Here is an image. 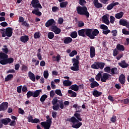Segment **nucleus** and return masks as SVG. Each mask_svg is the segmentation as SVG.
Returning a JSON list of instances; mask_svg holds the SVG:
<instances>
[{
  "label": "nucleus",
  "mask_w": 129,
  "mask_h": 129,
  "mask_svg": "<svg viewBox=\"0 0 129 129\" xmlns=\"http://www.w3.org/2000/svg\"><path fill=\"white\" fill-rule=\"evenodd\" d=\"M31 5L32 8H34L32 12V14L36 15V16H42V12L39 10V9H42V5L39 3V0H32L31 1Z\"/></svg>",
  "instance_id": "obj_1"
},
{
  "label": "nucleus",
  "mask_w": 129,
  "mask_h": 129,
  "mask_svg": "<svg viewBox=\"0 0 129 129\" xmlns=\"http://www.w3.org/2000/svg\"><path fill=\"white\" fill-rule=\"evenodd\" d=\"M14 62L13 57L9 58V55L1 51L0 52V64L1 65H7V64H12Z\"/></svg>",
  "instance_id": "obj_2"
},
{
  "label": "nucleus",
  "mask_w": 129,
  "mask_h": 129,
  "mask_svg": "<svg viewBox=\"0 0 129 129\" xmlns=\"http://www.w3.org/2000/svg\"><path fill=\"white\" fill-rule=\"evenodd\" d=\"M67 121L72 122L73 124L72 127H73V128H79V127L82 125V122L79 121V120H77L74 116L67 118Z\"/></svg>",
  "instance_id": "obj_3"
},
{
  "label": "nucleus",
  "mask_w": 129,
  "mask_h": 129,
  "mask_svg": "<svg viewBox=\"0 0 129 129\" xmlns=\"http://www.w3.org/2000/svg\"><path fill=\"white\" fill-rule=\"evenodd\" d=\"M77 12L79 15L81 16H85L87 19L89 18V12L87 11V8L85 6L77 7Z\"/></svg>",
  "instance_id": "obj_4"
},
{
  "label": "nucleus",
  "mask_w": 129,
  "mask_h": 129,
  "mask_svg": "<svg viewBox=\"0 0 129 129\" xmlns=\"http://www.w3.org/2000/svg\"><path fill=\"white\" fill-rule=\"evenodd\" d=\"M0 32L3 37H8L9 38L13 36V28L7 27L6 29L3 28L0 29Z\"/></svg>",
  "instance_id": "obj_5"
},
{
  "label": "nucleus",
  "mask_w": 129,
  "mask_h": 129,
  "mask_svg": "<svg viewBox=\"0 0 129 129\" xmlns=\"http://www.w3.org/2000/svg\"><path fill=\"white\" fill-rule=\"evenodd\" d=\"M99 34V31L97 29H92L89 28V38L91 39V40H94L95 39V37L96 36H98Z\"/></svg>",
  "instance_id": "obj_6"
},
{
  "label": "nucleus",
  "mask_w": 129,
  "mask_h": 129,
  "mask_svg": "<svg viewBox=\"0 0 129 129\" xmlns=\"http://www.w3.org/2000/svg\"><path fill=\"white\" fill-rule=\"evenodd\" d=\"M104 66H105V63L104 62L95 61L91 65V67L92 69H96L98 70V69H103L104 68Z\"/></svg>",
  "instance_id": "obj_7"
},
{
  "label": "nucleus",
  "mask_w": 129,
  "mask_h": 129,
  "mask_svg": "<svg viewBox=\"0 0 129 129\" xmlns=\"http://www.w3.org/2000/svg\"><path fill=\"white\" fill-rule=\"evenodd\" d=\"M72 62L73 63V67H71V70L73 71H79V60L74 58L72 59Z\"/></svg>",
  "instance_id": "obj_8"
},
{
  "label": "nucleus",
  "mask_w": 129,
  "mask_h": 129,
  "mask_svg": "<svg viewBox=\"0 0 129 129\" xmlns=\"http://www.w3.org/2000/svg\"><path fill=\"white\" fill-rule=\"evenodd\" d=\"M89 28H85L79 30L78 31V34L79 36H81V37H83V38H86L89 36Z\"/></svg>",
  "instance_id": "obj_9"
},
{
  "label": "nucleus",
  "mask_w": 129,
  "mask_h": 129,
  "mask_svg": "<svg viewBox=\"0 0 129 129\" xmlns=\"http://www.w3.org/2000/svg\"><path fill=\"white\" fill-rule=\"evenodd\" d=\"M40 124L44 127V129H50V127H51V125L52 124V118L47 119L46 121L41 122Z\"/></svg>",
  "instance_id": "obj_10"
},
{
  "label": "nucleus",
  "mask_w": 129,
  "mask_h": 129,
  "mask_svg": "<svg viewBox=\"0 0 129 129\" xmlns=\"http://www.w3.org/2000/svg\"><path fill=\"white\" fill-rule=\"evenodd\" d=\"M9 107V103L4 102L0 104V111H6Z\"/></svg>",
  "instance_id": "obj_11"
},
{
  "label": "nucleus",
  "mask_w": 129,
  "mask_h": 129,
  "mask_svg": "<svg viewBox=\"0 0 129 129\" xmlns=\"http://www.w3.org/2000/svg\"><path fill=\"white\" fill-rule=\"evenodd\" d=\"M50 29L51 31H52V32H54V34H56V35H58L61 33V29L58 28V27L55 25L51 26Z\"/></svg>",
  "instance_id": "obj_12"
},
{
  "label": "nucleus",
  "mask_w": 129,
  "mask_h": 129,
  "mask_svg": "<svg viewBox=\"0 0 129 129\" xmlns=\"http://www.w3.org/2000/svg\"><path fill=\"white\" fill-rule=\"evenodd\" d=\"M56 25V22L54 19H51L48 20L45 23V27L46 28H49V27H52V26H54Z\"/></svg>",
  "instance_id": "obj_13"
},
{
  "label": "nucleus",
  "mask_w": 129,
  "mask_h": 129,
  "mask_svg": "<svg viewBox=\"0 0 129 129\" xmlns=\"http://www.w3.org/2000/svg\"><path fill=\"white\" fill-rule=\"evenodd\" d=\"M119 24L120 26H123L126 28H129V22L124 19H121L119 21Z\"/></svg>",
  "instance_id": "obj_14"
},
{
  "label": "nucleus",
  "mask_w": 129,
  "mask_h": 129,
  "mask_svg": "<svg viewBox=\"0 0 129 129\" xmlns=\"http://www.w3.org/2000/svg\"><path fill=\"white\" fill-rule=\"evenodd\" d=\"M79 87L81 89H83V85L82 84L79 85V86L76 84L73 85L71 86V89L72 90H74V91H78L79 90Z\"/></svg>",
  "instance_id": "obj_15"
},
{
  "label": "nucleus",
  "mask_w": 129,
  "mask_h": 129,
  "mask_svg": "<svg viewBox=\"0 0 129 129\" xmlns=\"http://www.w3.org/2000/svg\"><path fill=\"white\" fill-rule=\"evenodd\" d=\"M90 58H94L95 57V48L93 46L90 47Z\"/></svg>",
  "instance_id": "obj_16"
},
{
  "label": "nucleus",
  "mask_w": 129,
  "mask_h": 129,
  "mask_svg": "<svg viewBox=\"0 0 129 129\" xmlns=\"http://www.w3.org/2000/svg\"><path fill=\"white\" fill-rule=\"evenodd\" d=\"M118 64L120 66L121 68H127L128 67V63H126L125 60H121L120 62H118Z\"/></svg>",
  "instance_id": "obj_17"
},
{
  "label": "nucleus",
  "mask_w": 129,
  "mask_h": 129,
  "mask_svg": "<svg viewBox=\"0 0 129 129\" xmlns=\"http://www.w3.org/2000/svg\"><path fill=\"white\" fill-rule=\"evenodd\" d=\"M110 75L109 74L107 73H104L103 75H102V78L101 81H106V80H108L109 78H110Z\"/></svg>",
  "instance_id": "obj_18"
},
{
  "label": "nucleus",
  "mask_w": 129,
  "mask_h": 129,
  "mask_svg": "<svg viewBox=\"0 0 129 129\" xmlns=\"http://www.w3.org/2000/svg\"><path fill=\"white\" fill-rule=\"evenodd\" d=\"M73 39L72 38L70 37H66L64 38L63 43L66 44V45H68V44H70V43H72Z\"/></svg>",
  "instance_id": "obj_19"
},
{
  "label": "nucleus",
  "mask_w": 129,
  "mask_h": 129,
  "mask_svg": "<svg viewBox=\"0 0 129 129\" xmlns=\"http://www.w3.org/2000/svg\"><path fill=\"white\" fill-rule=\"evenodd\" d=\"M29 36L28 35H23L20 38V40L22 43H27L29 41Z\"/></svg>",
  "instance_id": "obj_20"
},
{
  "label": "nucleus",
  "mask_w": 129,
  "mask_h": 129,
  "mask_svg": "<svg viewBox=\"0 0 129 129\" xmlns=\"http://www.w3.org/2000/svg\"><path fill=\"white\" fill-rule=\"evenodd\" d=\"M92 95L95 97H99V96H101V95H102V92H99L97 91V90L95 89L92 92Z\"/></svg>",
  "instance_id": "obj_21"
},
{
  "label": "nucleus",
  "mask_w": 129,
  "mask_h": 129,
  "mask_svg": "<svg viewBox=\"0 0 129 129\" xmlns=\"http://www.w3.org/2000/svg\"><path fill=\"white\" fill-rule=\"evenodd\" d=\"M93 4L94 7H95V8L97 9H100L103 7L102 4L98 2V0H94L93 1Z\"/></svg>",
  "instance_id": "obj_22"
},
{
  "label": "nucleus",
  "mask_w": 129,
  "mask_h": 129,
  "mask_svg": "<svg viewBox=\"0 0 129 129\" xmlns=\"http://www.w3.org/2000/svg\"><path fill=\"white\" fill-rule=\"evenodd\" d=\"M2 121V123L4 125H8L9 124V122H11L12 121V120L10 118H3L1 119Z\"/></svg>",
  "instance_id": "obj_23"
},
{
  "label": "nucleus",
  "mask_w": 129,
  "mask_h": 129,
  "mask_svg": "<svg viewBox=\"0 0 129 129\" xmlns=\"http://www.w3.org/2000/svg\"><path fill=\"white\" fill-rule=\"evenodd\" d=\"M102 21H103V23H104V24H106V25H108L109 24V20H108V17H107V16L106 15L103 16L102 18Z\"/></svg>",
  "instance_id": "obj_24"
},
{
  "label": "nucleus",
  "mask_w": 129,
  "mask_h": 129,
  "mask_svg": "<svg viewBox=\"0 0 129 129\" xmlns=\"http://www.w3.org/2000/svg\"><path fill=\"white\" fill-rule=\"evenodd\" d=\"M91 82H92L90 84L91 88H95V87H98L99 86V84L96 81H91Z\"/></svg>",
  "instance_id": "obj_25"
},
{
  "label": "nucleus",
  "mask_w": 129,
  "mask_h": 129,
  "mask_svg": "<svg viewBox=\"0 0 129 129\" xmlns=\"http://www.w3.org/2000/svg\"><path fill=\"white\" fill-rule=\"evenodd\" d=\"M74 117L76 118L79 121H82V118H81V114L80 113H76L74 114Z\"/></svg>",
  "instance_id": "obj_26"
},
{
  "label": "nucleus",
  "mask_w": 129,
  "mask_h": 129,
  "mask_svg": "<svg viewBox=\"0 0 129 129\" xmlns=\"http://www.w3.org/2000/svg\"><path fill=\"white\" fill-rule=\"evenodd\" d=\"M53 61H57V62H59L60 60H61V56L60 54H57V56L53 55L52 56Z\"/></svg>",
  "instance_id": "obj_27"
},
{
  "label": "nucleus",
  "mask_w": 129,
  "mask_h": 129,
  "mask_svg": "<svg viewBox=\"0 0 129 129\" xmlns=\"http://www.w3.org/2000/svg\"><path fill=\"white\" fill-rule=\"evenodd\" d=\"M116 49L118 51H123L125 50L124 46L120 44H118L116 45Z\"/></svg>",
  "instance_id": "obj_28"
},
{
  "label": "nucleus",
  "mask_w": 129,
  "mask_h": 129,
  "mask_svg": "<svg viewBox=\"0 0 129 129\" xmlns=\"http://www.w3.org/2000/svg\"><path fill=\"white\" fill-rule=\"evenodd\" d=\"M28 76L30 79L32 80V81H35V74L32 73V72H29L28 73Z\"/></svg>",
  "instance_id": "obj_29"
},
{
  "label": "nucleus",
  "mask_w": 129,
  "mask_h": 129,
  "mask_svg": "<svg viewBox=\"0 0 129 129\" xmlns=\"http://www.w3.org/2000/svg\"><path fill=\"white\" fill-rule=\"evenodd\" d=\"M42 92V90H37L33 92V97H38L40 95V93Z\"/></svg>",
  "instance_id": "obj_30"
},
{
  "label": "nucleus",
  "mask_w": 129,
  "mask_h": 129,
  "mask_svg": "<svg viewBox=\"0 0 129 129\" xmlns=\"http://www.w3.org/2000/svg\"><path fill=\"white\" fill-rule=\"evenodd\" d=\"M123 15L124 13L122 12H120L118 13H117L115 15V17L116 18V19H121V18H122V17H123Z\"/></svg>",
  "instance_id": "obj_31"
},
{
  "label": "nucleus",
  "mask_w": 129,
  "mask_h": 129,
  "mask_svg": "<svg viewBox=\"0 0 129 129\" xmlns=\"http://www.w3.org/2000/svg\"><path fill=\"white\" fill-rule=\"evenodd\" d=\"M68 93H69V94H71V97H76V96H77V93L72 91V90H69Z\"/></svg>",
  "instance_id": "obj_32"
},
{
  "label": "nucleus",
  "mask_w": 129,
  "mask_h": 129,
  "mask_svg": "<svg viewBox=\"0 0 129 129\" xmlns=\"http://www.w3.org/2000/svg\"><path fill=\"white\" fill-rule=\"evenodd\" d=\"M68 5V2H62L59 4V6L60 8H67V5Z\"/></svg>",
  "instance_id": "obj_33"
},
{
  "label": "nucleus",
  "mask_w": 129,
  "mask_h": 129,
  "mask_svg": "<svg viewBox=\"0 0 129 129\" xmlns=\"http://www.w3.org/2000/svg\"><path fill=\"white\" fill-rule=\"evenodd\" d=\"M77 32L76 31H74L72 32L71 34H70V37H71V38H72L73 39H76V38H77Z\"/></svg>",
  "instance_id": "obj_34"
},
{
  "label": "nucleus",
  "mask_w": 129,
  "mask_h": 129,
  "mask_svg": "<svg viewBox=\"0 0 129 129\" xmlns=\"http://www.w3.org/2000/svg\"><path fill=\"white\" fill-rule=\"evenodd\" d=\"M101 78H102V74L100 73H98L95 77L96 80H97V81H100V79L101 80Z\"/></svg>",
  "instance_id": "obj_35"
},
{
  "label": "nucleus",
  "mask_w": 129,
  "mask_h": 129,
  "mask_svg": "<svg viewBox=\"0 0 129 129\" xmlns=\"http://www.w3.org/2000/svg\"><path fill=\"white\" fill-rule=\"evenodd\" d=\"M62 83L63 86H71L72 85V82L71 81H63Z\"/></svg>",
  "instance_id": "obj_36"
},
{
  "label": "nucleus",
  "mask_w": 129,
  "mask_h": 129,
  "mask_svg": "<svg viewBox=\"0 0 129 129\" xmlns=\"http://www.w3.org/2000/svg\"><path fill=\"white\" fill-rule=\"evenodd\" d=\"M3 47L5 48H2V52L7 55V54L9 53V49L8 48V46L7 45H4Z\"/></svg>",
  "instance_id": "obj_37"
},
{
  "label": "nucleus",
  "mask_w": 129,
  "mask_h": 129,
  "mask_svg": "<svg viewBox=\"0 0 129 129\" xmlns=\"http://www.w3.org/2000/svg\"><path fill=\"white\" fill-rule=\"evenodd\" d=\"M13 78H14V75H13V74L8 75L5 78V81H10V80H12Z\"/></svg>",
  "instance_id": "obj_38"
},
{
  "label": "nucleus",
  "mask_w": 129,
  "mask_h": 129,
  "mask_svg": "<svg viewBox=\"0 0 129 129\" xmlns=\"http://www.w3.org/2000/svg\"><path fill=\"white\" fill-rule=\"evenodd\" d=\"M54 36V33H53L52 32H49L47 34V37H48V39H50V40H52V39H53Z\"/></svg>",
  "instance_id": "obj_39"
},
{
  "label": "nucleus",
  "mask_w": 129,
  "mask_h": 129,
  "mask_svg": "<svg viewBox=\"0 0 129 129\" xmlns=\"http://www.w3.org/2000/svg\"><path fill=\"white\" fill-rule=\"evenodd\" d=\"M47 97H48V96L46 94H44L42 96H41L40 98L41 102H44L45 100H46V99L47 98Z\"/></svg>",
  "instance_id": "obj_40"
},
{
  "label": "nucleus",
  "mask_w": 129,
  "mask_h": 129,
  "mask_svg": "<svg viewBox=\"0 0 129 129\" xmlns=\"http://www.w3.org/2000/svg\"><path fill=\"white\" fill-rule=\"evenodd\" d=\"M102 45L103 46L104 50H107L108 49V48H107V46H106V45H107V41H103L102 43Z\"/></svg>",
  "instance_id": "obj_41"
},
{
  "label": "nucleus",
  "mask_w": 129,
  "mask_h": 129,
  "mask_svg": "<svg viewBox=\"0 0 129 129\" xmlns=\"http://www.w3.org/2000/svg\"><path fill=\"white\" fill-rule=\"evenodd\" d=\"M111 74H117V68H112L111 70Z\"/></svg>",
  "instance_id": "obj_42"
},
{
  "label": "nucleus",
  "mask_w": 129,
  "mask_h": 129,
  "mask_svg": "<svg viewBox=\"0 0 129 129\" xmlns=\"http://www.w3.org/2000/svg\"><path fill=\"white\" fill-rule=\"evenodd\" d=\"M55 93L59 96H63V95H62V92H61V90L60 89L55 90Z\"/></svg>",
  "instance_id": "obj_43"
},
{
  "label": "nucleus",
  "mask_w": 129,
  "mask_h": 129,
  "mask_svg": "<svg viewBox=\"0 0 129 129\" xmlns=\"http://www.w3.org/2000/svg\"><path fill=\"white\" fill-rule=\"evenodd\" d=\"M31 96L34 97L33 92L29 91L27 93V98H30Z\"/></svg>",
  "instance_id": "obj_44"
},
{
  "label": "nucleus",
  "mask_w": 129,
  "mask_h": 129,
  "mask_svg": "<svg viewBox=\"0 0 129 129\" xmlns=\"http://www.w3.org/2000/svg\"><path fill=\"white\" fill-rule=\"evenodd\" d=\"M77 54V51L74 50L69 54V56L70 57H74Z\"/></svg>",
  "instance_id": "obj_45"
},
{
  "label": "nucleus",
  "mask_w": 129,
  "mask_h": 129,
  "mask_svg": "<svg viewBox=\"0 0 129 129\" xmlns=\"http://www.w3.org/2000/svg\"><path fill=\"white\" fill-rule=\"evenodd\" d=\"M119 81H125V76L123 74H121L119 76Z\"/></svg>",
  "instance_id": "obj_46"
},
{
  "label": "nucleus",
  "mask_w": 129,
  "mask_h": 129,
  "mask_svg": "<svg viewBox=\"0 0 129 129\" xmlns=\"http://www.w3.org/2000/svg\"><path fill=\"white\" fill-rule=\"evenodd\" d=\"M41 37L39 32H36L34 33V39H39Z\"/></svg>",
  "instance_id": "obj_47"
},
{
  "label": "nucleus",
  "mask_w": 129,
  "mask_h": 129,
  "mask_svg": "<svg viewBox=\"0 0 129 129\" xmlns=\"http://www.w3.org/2000/svg\"><path fill=\"white\" fill-rule=\"evenodd\" d=\"M82 109H81V106H78L77 108L76 109V113H80V112H82Z\"/></svg>",
  "instance_id": "obj_48"
},
{
  "label": "nucleus",
  "mask_w": 129,
  "mask_h": 129,
  "mask_svg": "<svg viewBox=\"0 0 129 129\" xmlns=\"http://www.w3.org/2000/svg\"><path fill=\"white\" fill-rule=\"evenodd\" d=\"M52 11L53 13H56V12H58L59 11V8L57 6H53L52 8Z\"/></svg>",
  "instance_id": "obj_49"
},
{
  "label": "nucleus",
  "mask_w": 129,
  "mask_h": 129,
  "mask_svg": "<svg viewBox=\"0 0 129 129\" xmlns=\"http://www.w3.org/2000/svg\"><path fill=\"white\" fill-rule=\"evenodd\" d=\"M27 119H28V122H32V123H33V120L34 119H33V116L29 115Z\"/></svg>",
  "instance_id": "obj_50"
},
{
  "label": "nucleus",
  "mask_w": 129,
  "mask_h": 129,
  "mask_svg": "<svg viewBox=\"0 0 129 129\" xmlns=\"http://www.w3.org/2000/svg\"><path fill=\"white\" fill-rule=\"evenodd\" d=\"M58 103L59 104L60 109H64V104L63 103V101L60 100Z\"/></svg>",
  "instance_id": "obj_51"
},
{
  "label": "nucleus",
  "mask_w": 129,
  "mask_h": 129,
  "mask_svg": "<svg viewBox=\"0 0 129 129\" xmlns=\"http://www.w3.org/2000/svg\"><path fill=\"white\" fill-rule=\"evenodd\" d=\"M100 29H102V30H108V27L107 26L104 25V24H102L100 26Z\"/></svg>",
  "instance_id": "obj_52"
},
{
  "label": "nucleus",
  "mask_w": 129,
  "mask_h": 129,
  "mask_svg": "<svg viewBox=\"0 0 129 129\" xmlns=\"http://www.w3.org/2000/svg\"><path fill=\"white\" fill-rule=\"evenodd\" d=\"M43 76L45 79H47L48 77H49V73L48 72V71H45L44 72Z\"/></svg>",
  "instance_id": "obj_53"
},
{
  "label": "nucleus",
  "mask_w": 129,
  "mask_h": 129,
  "mask_svg": "<svg viewBox=\"0 0 129 129\" xmlns=\"http://www.w3.org/2000/svg\"><path fill=\"white\" fill-rule=\"evenodd\" d=\"M59 101H60V100L57 99H53L52 100V104L53 105H56V104H57V103L58 102L59 103Z\"/></svg>",
  "instance_id": "obj_54"
},
{
  "label": "nucleus",
  "mask_w": 129,
  "mask_h": 129,
  "mask_svg": "<svg viewBox=\"0 0 129 129\" xmlns=\"http://www.w3.org/2000/svg\"><path fill=\"white\" fill-rule=\"evenodd\" d=\"M113 9V6L111 3L109 5H108L106 8V10H107V11H110Z\"/></svg>",
  "instance_id": "obj_55"
},
{
  "label": "nucleus",
  "mask_w": 129,
  "mask_h": 129,
  "mask_svg": "<svg viewBox=\"0 0 129 129\" xmlns=\"http://www.w3.org/2000/svg\"><path fill=\"white\" fill-rule=\"evenodd\" d=\"M114 21H115V18L112 16H111L110 17V22L111 24H114Z\"/></svg>",
  "instance_id": "obj_56"
},
{
  "label": "nucleus",
  "mask_w": 129,
  "mask_h": 129,
  "mask_svg": "<svg viewBox=\"0 0 129 129\" xmlns=\"http://www.w3.org/2000/svg\"><path fill=\"white\" fill-rule=\"evenodd\" d=\"M111 71V69L109 67H106V68H104L105 72H107V73H110Z\"/></svg>",
  "instance_id": "obj_57"
},
{
  "label": "nucleus",
  "mask_w": 129,
  "mask_h": 129,
  "mask_svg": "<svg viewBox=\"0 0 129 129\" xmlns=\"http://www.w3.org/2000/svg\"><path fill=\"white\" fill-rule=\"evenodd\" d=\"M118 54V51L117 49H114L113 51V55L114 57H116L117 56V54Z\"/></svg>",
  "instance_id": "obj_58"
},
{
  "label": "nucleus",
  "mask_w": 129,
  "mask_h": 129,
  "mask_svg": "<svg viewBox=\"0 0 129 129\" xmlns=\"http://www.w3.org/2000/svg\"><path fill=\"white\" fill-rule=\"evenodd\" d=\"M63 22H64V19H63V18L60 17L58 19V23L59 25H62L63 24Z\"/></svg>",
  "instance_id": "obj_59"
},
{
  "label": "nucleus",
  "mask_w": 129,
  "mask_h": 129,
  "mask_svg": "<svg viewBox=\"0 0 129 129\" xmlns=\"http://www.w3.org/2000/svg\"><path fill=\"white\" fill-rule=\"evenodd\" d=\"M111 32L112 34V36H113L114 37H116V36H117V30H113Z\"/></svg>",
  "instance_id": "obj_60"
},
{
  "label": "nucleus",
  "mask_w": 129,
  "mask_h": 129,
  "mask_svg": "<svg viewBox=\"0 0 129 129\" xmlns=\"http://www.w3.org/2000/svg\"><path fill=\"white\" fill-rule=\"evenodd\" d=\"M86 4V1L85 0H79V4L80 6H84Z\"/></svg>",
  "instance_id": "obj_61"
},
{
  "label": "nucleus",
  "mask_w": 129,
  "mask_h": 129,
  "mask_svg": "<svg viewBox=\"0 0 129 129\" xmlns=\"http://www.w3.org/2000/svg\"><path fill=\"white\" fill-rule=\"evenodd\" d=\"M110 121L113 123L115 122V121H116V116H113L110 119Z\"/></svg>",
  "instance_id": "obj_62"
},
{
  "label": "nucleus",
  "mask_w": 129,
  "mask_h": 129,
  "mask_svg": "<svg viewBox=\"0 0 129 129\" xmlns=\"http://www.w3.org/2000/svg\"><path fill=\"white\" fill-rule=\"evenodd\" d=\"M22 70L23 71H28V67L25 64H23L22 66Z\"/></svg>",
  "instance_id": "obj_63"
},
{
  "label": "nucleus",
  "mask_w": 129,
  "mask_h": 129,
  "mask_svg": "<svg viewBox=\"0 0 129 129\" xmlns=\"http://www.w3.org/2000/svg\"><path fill=\"white\" fill-rule=\"evenodd\" d=\"M21 25H22V26H25V27H27V28H30V25H29V24L26 21H24L23 23H22Z\"/></svg>",
  "instance_id": "obj_64"
}]
</instances>
